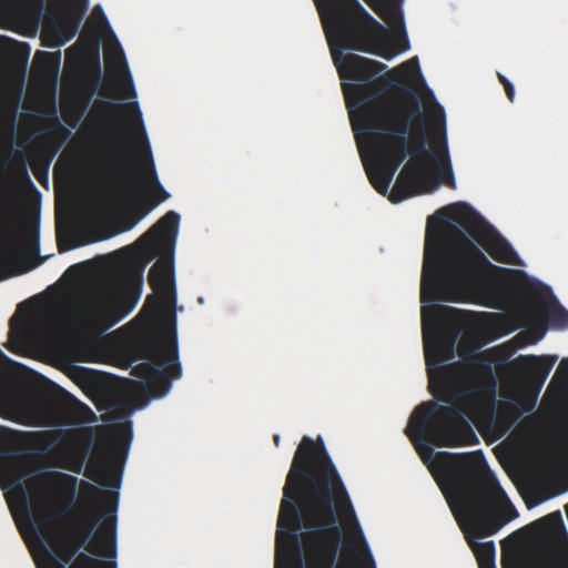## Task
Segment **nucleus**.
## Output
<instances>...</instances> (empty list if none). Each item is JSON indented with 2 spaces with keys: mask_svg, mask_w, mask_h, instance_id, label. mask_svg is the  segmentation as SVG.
I'll return each instance as SVG.
<instances>
[{
  "mask_svg": "<svg viewBox=\"0 0 568 568\" xmlns=\"http://www.w3.org/2000/svg\"><path fill=\"white\" fill-rule=\"evenodd\" d=\"M527 300L525 313L528 317L538 315L554 326H568V311L558 304L551 290L540 282L527 281L523 285Z\"/></svg>",
  "mask_w": 568,
  "mask_h": 568,
  "instance_id": "obj_14",
  "label": "nucleus"
},
{
  "mask_svg": "<svg viewBox=\"0 0 568 568\" xmlns=\"http://www.w3.org/2000/svg\"><path fill=\"white\" fill-rule=\"evenodd\" d=\"M274 443H275L276 446L280 445V436L278 435L274 436Z\"/></svg>",
  "mask_w": 568,
  "mask_h": 568,
  "instance_id": "obj_39",
  "label": "nucleus"
},
{
  "mask_svg": "<svg viewBox=\"0 0 568 568\" xmlns=\"http://www.w3.org/2000/svg\"><path fill=\"white\" fill-rule=\"evenodd\" d=\"M491 326L499 331V335H506L516 329L511 322L501 314H491Z\"/></svg>",
  "mask_w": 568,
  "mask_h": 568,
  "instance_id": "obj_26",
  "label": "nucleus"
},
{
  "mask_svg": "<svg viewBox=\"0 0 568 568\" xmlns=\"http://www.w3.org/2000/svg\"><path fill=\"white\" fill-rule=\"evenodd\" d=\"M34 438L40 452L55 459V467L80 474L92 446L93 432L90 427L49 430Z\"/></svg>",
  "mask_w": 568,
  "mask_h": 568,
  "instance_id": "obj_11",
  "label": "nucleus"
},
{
  "mask_svg": "<svg viewBox=\"0 0 568 568\" xmlns=\"http://www.w3.org/2000/svg\"><path fill=\"white\" fill-rule=\"evenodd\" d=\"M58 246H59V252H64V251L71 248V246L63 247L61 243H59Z\"/></svg>",
  "mask_w": 568,
  "mask_h": 568,
  "instance_id": "obj_37",
  "label": "nucleus"
},
{
  "mask_svg": "<svg viewBox=\"0 0 568 568\" xmlns=\"http://www.w3.org/2000/svg\"><path fill=\"white\" fill-rule=\"evenodd\" d=\"M78 266H79V265H77V264H75V265L70 266V267L68 268V272H71V271H73V270H77V268H78Z\"/></svg>",
  "mask_w": 568,
  "mask_h": 568,
  "instance_id": "obj_40",
  "label": "nucleus"
},
{
  "mask_svg": "<svg viewBox=\"0 0 568 568\" xmlns=\"http://www.w3.org/2000/svg\"><path fill=\"white\" fill-rule=\"evenodd\" d=\"M179 223L180 215L169 211L134 244L115 252L119 257L115 286L94 288L77 314L83 333L103 334L133 311L142 293L144 270L155 255L160 258L148 275L153 294L146 296L140 315L143 312L151 316L173 313L176 304L173 252Z\"/></svg>",
  "mask_w": 568,
  "mask_h": 568,
  "instance_id": "obj_4",
  "label": "nucleus"
},
{
  "mask_svg": "<svg viewBox=\"0 0 568 568\" xmlns=\"http://www.w3.org/2000/svg\"><path fill=\"white\" fill-rule=\"evenodd\" d=\"M364 166L366 174L371 184L374 189L382 195H386L389 189L390 181L378 169H376L372 163L364 161Z\"/></svg>",
  "mask_w": 568,
  "mask_h": 568,
  "instance_id": "obj_25",
  "label": "nucleus"
},
{
  "mask_svg": "<svg viewBox=\"0 0 568 568\" xmlns=\"http://www.w3.org/2000/svg\"><path fill=\"white\" fill-rule=\"evenodd\" d=\"M131 438V425L130 423H125L116 428L109 443L106 458L113 470L108 473V475L112 486L118 485L120 481V475L128 456Z\"/></svg>",
  "mask_w": 568,
  "mask_h": 568,
  "instance_id": "obj_17",
  "label": "nucleus"
},
{
  "mask_svg": "<svg viewBox=\"0 0 568 568\" xmlns=\"http://www.w3.org/2000/svg\"><path fill=\"white\" fill-rule=\"evenodd\" d=\"M105 64L108 70L119 75L123 74L125 77L124 81L120 84L123 97H135L133 81L131 79L123 51L119 49L116 52L108 54L105 58Z\"/></svg>",
  "mask_w": 568,
  "mask_h": 568,
  "instance_id": "obj_23",
  "label": "nucleus"
},
{
  "mask_svg": "<svg viewBox=\"0 0 568 568\" xmlns=\"http://www.w3.org/2000/svg\"><path fill=\"white\" fill-rule=\"evenodd\" d=\"M103 108L108 109V110H112V111H118L121 106L120 105H115V104H112L110 102H104V101H100L99 102Z\"/></svg>",
  "mask_w": 568,
  "mask_h": 568,
  "instance_id": "obj_35",
  "label": "nucleus"
},
{
  "mask_svg": "<svg viewBox=\"0 0 568 568\" xmlns=\"http://www.w3.org/2000/svg\"><path fill=\"white\" fill-rule=\"evenodd\" d=\"M423 339L428 388L435 399L423 402L413 412L405 428L406 436L425 460L438 447H462L479 444L468 420H491L496 397V381L489 359L475 355L470 366L483 371L481 381L471 375H456L455 365H445L454 357L455 337L446 338L435 327L427 325V311L422 310Z\"/></svg>",
  "mask_w": 568,
  "mask_h": 568,
  "instance_id": "obj_2",
  "label": "nucleus"
},
{
  "mask_svg": "<svg viewBox=\"0 0 568 568\" xmlns=\"http://www.w3.org/2000/svg\"><path fill=\"white\" fill-rule=\"evenodd\" d=\"M32 253H39V224L34 222L23 227L20 236L13 219L6 216L0 220V267L12 255L20 244Z\"/></svg>",
  "mask_w": 568,
  "mask_h": 568,
  "instance_id": "obj_15",
  "label": "nucleus"
},
{
  "mask_svg": "<svg viewBox=\"0 0 568 568\" xmlns=\"http://www.w3.org/2000/svg\"><path fill=\"white\" fill-rule=\"evenodd\" d=\"M544 336V331H540L537 336H532L531 332H521L518 337H527V343H536L538 339H540Z\"/></svg>",
  "mask_w": 568,
  "mask_h": 568,
  "instance_id": "obj_32",
  "label": "nucleus"
},
{
  "mask_svg": "<svg viewBox=\"0 0 568 568\" xmlns=\"http://www.w3.org/2000/svg\"><path fill=\"white\" fill-rule=\"evenodd\" d=\"M139 320V316H135L133 321H130V324H133V322H136Z\"/></svg>",
  "mask_w": 568,
  "mask_h": 568,
  "instance_id": "obj_42",
  "label": "nucleus"
},
{
  "mask_svg": "<svg viewBox=\"0 0 568 568\" xmlns=\"http://www.w3.org/2000/svg\"><path fill=\"white\" fill-rule=\"evenodd\" d=\"M343 93L355 133L364 135L371 152V163L392 182L396 171L408 156L407 134L413 118H422L417 98L408 110L397 100H376L369 87L342 83Z\"/></svg>",
  "mask_w": 568,
  "mask_h": 568,
  "instance_id": "obj_9",
  "label": "nucleus"
},
{
  "mask_svg": "<svg viewBox=\"0 0 568 568\" xmlns=\"http://www.w3.org/2000/svg\"><path fill=\"white\" fill-rule=\"evenodd\" d=\"M428 132L425 119L414 116L412 129L407 134V151L410 156L393 185L388 200L399 203L408 197L430 191L432 178L428 161L437 160L439 155L430 153L427 148Z\"/></svg>",
  "mask_w": 568,
  "mask_h": 568,
  "instance_id": "obj_10",
  "label": "nucleus"
},
{
  "mask_svg": "<svg viewBox=\"0 0 568 568\" xmlns=\"http://www.w3.org/2000/svg\"><path fill=\"white\" fill-rule=\"evenodd\" d=\"M434 464L443 477L439 483L478 568H495L494 541L477 539L496 534L517 510L507 499L480 450L474 453L439 452Z\"/></svg>",
  "mask_w": 568,
  "mask_h": 568,
  "instance_id": "obj_6",
  "label": "nucleus"
},
{
  "mask_svg": "<svg viewBox=\"0 0 568 568\" xmlns=\"http://www.w3.org/2000/svg\"><path fill=\"white\" fill-rule=\"evenodd\" d=\"M7 366L12 372L24 371L26 366L11 359L0 349V367Z\"/></svg>",
  "mask_w": 568,
  "mask_h": 568,
  "instance_id": "obj_29",
  "label": "nucleus"
},
{
  "mask_svg": "<svg viewBox=\"0 0 568 568\" xmlns=\"http://www.w3.org/2000/svg\"><path fill=\"white\" fill-rule=\"evenodd\" d=\"M4 434L1 437V459L6 465L7 473L11 478V484L17 493L22 497L27 505L28 496L24 487V478L28 476L27 466L31 459L37 456L48 457L42 454L36 445L34 436L43 432H19L9 428H2Z\"/></svg>",
  "mask_w": 568,
  "mask_h": 568,
  "instance_id": "obj_13",
  "label": "nucleus"
},
{
  "mask_svg": "<svg viewBox=\"0 0 568 568\" xmlns=\"http://www.w3.org/2000/svg\"><path fill=\"white\" fill-rule=\"evenodd\" d=\"M125 108L128 110L132 111V113H133L132 121H131L132 132L135 135L136 140L140 141L144 146V152H145V156H146V165L144 169L143 179H144L145 184L154 190V199L152 201V206H151V207H154V206L159 205L160 203L164 202L165 200H168L170 194L163 189V186L161 185V183L158 179L155 166H154V163L152 160L151 149H150L148 136H146V131L144 128L142 114L140 112L138 103L133 102V103L126 104Z\"/></svg>",
  "mask_w": 568,
  "mask_h": 568,
  "instance_id": "obj_16",
  "label": "nucleus"
},
{
  "mask_svg": "<svg viewBox=\"0 0 568 568\" xmlns=\"http://www.w3.org/2000/svg\"><path fill=\"white\" fill-rule=\"evenodd\" d=\"M428 114L434 131L440 134L443 139H445L446 115L444 108L438 102H434V105L429 109ZM434 164L437 168V174L439 180L444 182L447 186L455 189V179L452 166L449 164L446 140H444L443 142L442 156L439 155L437 160L434 161Z\"/></svg>",
  "mask_w": 568,
  "mask_h": 568,
  "instance_id": "obj_18",
  "label": "nucleus"
},
{
  "mask_svg": "<svg viewBox=\"0 0 568 568\" xmlns=\"http://www.w3.org/2000/svg\"><path fill=\"white\" fill-rule=\"evenodd\" d=\"M453 219L458 223L496 262L520 265L519 257L509 242L503 237L470 205L457 203L450 206Z\"/></svg>",
  "mask_w": 568,
  "mask_h": 568,
  "instance_id": "obj_12",
  "label": "nucleus"
},
{
  "mask_svg": "<svg viewBox=\"0 0 568 568\" xmlns=\"http://www.w3.org/2000/svg\"><path fill=\"white\" fill-rule=\"evenodd\" d=\"M21 394L19 384L0 381V416L11 418L20 407Z\"/></svg>",
  "mask_w": 568,
  "mask_h": 568,
  "instance_id": "obj_24",
  "label": "nucleus"
},
{
  "mask_svg": "<svg viewBox=\"0 0 568 568\" xmlns=\"http://www.w3.org/2000/svg\"><path fill=\"white\" fill-rule=\"evenodd\" d=\"M139 320V316H135L133 321H130V324H133V322H136Z\"/></svg>",
  "mask_w": 568,
  "mask_h": 568,
  "instance_id": "obj_43",
  "label": "nucleus"
},
{
  "mask_svg": "<svg viewBox=\"0 0 568 568\" xmlns=\"http://www.w3.org/2000/svg\"><path fill=\"white\" fill-rule=\"evenodd\" d=\"M39 480L52 496L55 507L51 513L30 515V528L40 547H48L69 568H118L116 557V496L88 483H81L80 499L88 523L77 544L62 541L51 525L70 514L75 495L77 478L60 471H45Z\"/></svg>",
  "mask_w": 568,
  "mask_h": 568,
  "instance_id": "obj_5",
  "label": "nucleus"
},
{
  "mask_svg": "<svg viewBox=\"0 0 568 568\" xmlns=\"http://www.w3.org/2000/svg\"><path fill=\"white\" fill-rule=\"evenodd\" d=\"M489 268L496 266L459 229L430 232L428 227L420 301L462 302L473 296L480 304L494 307L498 300L497 288L481 280V273Z\"/></svg>",
  "mask_w": 568,
  "mask_h": 568,
  "instance_id": "obj_7",
  "label": "nucleus"
},
{
  "mask_svg": "<svg viewBox=\"0 0 568 568\" xmlns=\"http://www.w3.org/2000/svg\"><path fill=\"white\" fill-rule=\"evenodd\" d=\"M40 58L43 59L44 62L49 63L53 59V54L45 51H38L34 55V60H38Z\"/></svg>",
  "mask_w": 568,
  "mask_h": 568,
  "instance_id": "obj_34",
  "label": "nucleus"
},
{
  "mask_svg": "<svg viewBox=\"0 0 568 568\" xmlns=\"http://www.w3.org/2000/svg\"><path fill=\"white\" fill-rule=\"evenodd\" d=\"M525 367L526 379L536 393L544 386L552 366L555 365L556 356H520L518 358Z\"/></svg>",
  "mask_w": 568,
  "mask_h": 568,
  "instance_id": "obj_21",
  "label": "nucleus"
},
{
  "mask_svg": "<svg viewBox=\"0 0 568 568\" xmlns=\"http://www.w3.org/2000/svg\"><path fill=\"white\" fill-rule=\"evenodd\" d=\"M51 128L54 131H62L65 134L69 133L68 130L61 124L57 115H53L51 119Z\"/></svg>",
  "mask_w": 568,
  "mask_h": 568,
  "instance_id": "obj_33",
  "label": "nucleus"
},
{
  "mask_svg": "<svg viewBox=\"0 0 568 568\" xmlns=\"http://www.w3.org/2000/svg\"><path fill=\"white\" fill-rule=\"evenodd\" d=\"M31 166H32V172H33V175L36 176V179L43 185L48 184V182H49V163L36 161L34 163H32Z\"/></svg>",
  "mask_w": 568,
  "mask_h": 568,
  "instance_id": "obj_27",
  "label": "nucleus"
},
{
  "mask_svg": "<svg viewBox=\"0 0 568 568\" xmlns=\"http://www.w3.org/2000/svg\"><path fill=\"white\" fill-rule=\"evenodd\" d=\"M40 329L37 325L24 323L12 328L6 347L13 354L26 356L39 342Z\"/></svg>",
  "mask_w": 568,
  "mask_h": 568,
  "instance_id": "obj_22",
  "label": "nucleus"
},
{
  "mask_svg": "<svg viewBox=\"0 0 568 568\" xmlns=\"http://www.w3.org/2000/svg\"><path fill=\"white\" fill-rule=\"evenodd\" d=\"M136 356L144 362L132 367L131 374L143 382H130L126 387L115 392L93 371L80 367L74 378L98 409H112L131 413L144 405L149 392L158 396L165 395L173 379L181 377L175 323L166 328L159 338L144 337L138 342Z\"/></svg>",
  "mask_w": 568,
  "mask_h": 568,
  "instance_id": "obj_8",
  "label": "nucleus"
},
{
  "mask_svg": "<svg viewBox=\"0 0 568 568\" xmlns=\"http://www.w3.org/2000/svg\"><path fill=\"white\" fill-rule=\"evenodd\" d=\"M144 216V213L140 214L139 216H136L135 219H133L130 224L128 225V227L125 230H129L131 229L133 225H135L142 217Z\"/></svg>",
  "mask_w": 568,
  "mask_h": 568,
  "instance_id": "obj_36",
  "label": "nucleus"
},
{
  "mask_svg": "<svg viewBox=\"0 0 568 568\" xmlns=\"http://www.w3.org/2000/svg\"><path fill=\"white\" fill-rule=\"evenodd\" d=\"M547 393L561 406L560 424L568 442V358H562L550 381Z\"/></svg>",
  "mask_w": 568,
  "mask_h": 568,
  "instance_id": "obj_20",
  "label": "nucleus"
},
{
  "mask_svg": "<svg viewBox=\"0 0 568 568\" xmlns=\"http://www.w3.org/2000/svg\"><path fill=\"white\" fill-rule=\"evenodd\" d=\"M104 474H105V471H102L100 468L93 469L91 466H89L85 471V476L94 481H99L100 477Z\"/></svg>",
  "mask_w": 568,
  "mask_h": 568,
  "instance_id": "obj_31",
  "label": "nucleus"
},
{
  "mask_svg": "<svg viewBox=\"0 0 568 568\" xmlns=\"http://www.w3.org/2000/svg\"><path fill=\"white\" fill-rule=\"evenodd\" d=\"M102 95L110 97V93L106 91V88H103L101 91Z\"/></svg>",
  "mask_w": 568,
  "mask_h": 568,
  "instance_id": "obj_38",
  "label": "nucleus"
},
{
  "mask_svg": "<svg viewBox=\"0 0 568 568\" xmlns=\"http://www.w3.org/2000/svg\"><path fill=\"white\" fill-rule=\"evenodd\" d=\"M139 320V316H135L133 321H130V324H133V322H136Z\"/></svg>",
  "mask_w": 568,
  "mask_h": 568,
  "instance_id": "obj_41",
  "label": "nucleus"
},
{
  "mask_svg": "<svg viewBox=\"0 0 568 568\" xmlns=\"http://www.w3.org/2000/svg\"><path fill=\"white\" fill-rule=\"evenodd\" d=\"M55 413L59 423L65 426H77L97 420L94 412L70 394L57 404Z\"/></svg>",
  "mask_w": 568,
  "mask_h": 568,
  "instance_id": "obj_19",
  "label": "nucleus"
},
{
  "mask_svg": "<svg viewBox=\"0 0 568 568\" xmlns=\"http://www.w3.org/2000/svg\"><path fill=\"white\" fill-rule=\"evenodd\" d=\"M388 27L404 32L403 0H363ZM318 11L333 63L341 80L361 82L369 87L376 100H397L408 110L416 95L407 85L399 87L405 75L402 69H418V59L414 57L399 67L374 77L387 69V65L345 50L367 52L386 60L409 49L405 33L388 40V30L379 23L358 0H314Z\"/></svg>",
  "mask_w": 568,
  "mask_h": 568,
  "instance_id": "obj_3",
  "label": "nucleus"
},
{
  "mask_svg": "<svg viewBox=\"0 0 568 568\" xmlns=\"http://www.w3.org/2000/svg\"><path fill=\"white\" fill-rule=\"evenodd\" d=\"M499 82L503 84L506 95L510 102H514L515 99V88L513 83L501 73H497Z\"/></svg>",
  "mask_w": 568,
  "mask_h": 568,
  "instance_id": "obj_30",
  "label": "nucleus"
},
{
  "mask_svg": "<svg viewBox=\"0 0 568 568\" xmlns=\"http://www.w3.org/2000/svg\"><path fill=\"white\" fill-rule=\"evenodd\" d=\"M43 549L45 560L40 568H65L67 565L60 560L48 547H41Z\"/></svg>",
  "mask_w": 568,
  "mask_h": 568,
  "instance_id": "obj_28",
  "label": "nucleus"
},
{
  "mask_svg": "<svg viewBox=\"0 0 568 568\" xmlns=\"http://www.w3.org/2000/svg\"><path fill=\"white\" fill-rule=\"evenodd\" d=\"M139 320V316H135L133 321H130V324H133V322H136Z\"/></svg>",
  "mask_w": 568,
  "mask_h": 568,
  "instance_id": "obj_44",
  "label": "nucleus"
},
{
  "mask_svg": "<svg viewBox=\"0 0 568 568\" xmlns=\"http://www.w3.org/2000/svg\"><path fill=\"white\" fill-rule=\"evenodd\" d=\"M339 517L359 529L344 483L322 437L304 436L294 454L280 506L276 530V568H304L300 531L308 529L311 568H333L342 540ZM363 565L376 568L363 539ZM337 568H352L339 566Z\"/></svg>",
  "mask_w": 568,
  "mask_h": 568,
  "instance_id": "obj_1",
  "label": "nucleus"
}]
</instances>
